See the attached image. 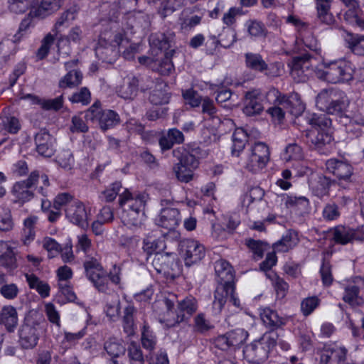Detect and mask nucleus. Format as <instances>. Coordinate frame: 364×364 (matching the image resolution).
Returning a JSON list of instances; mask_svg holds the SVG:
<instances>
[{
	"mask_svg": "<svg viewBox=\"0 0 364 364\" xmlns=\"http://www.w3.org/2000/svg\"><path fill=\"white\" fill-rule=\"evenodd\" d=\"M145 196L132 193L124 188L119 195V205L122 211L119 218L124 226L129 229L139 228L146 219L144 213Z\"/></svg>",
	"mask_w": 364,
	"mask_h": 364,
	"instance_id": "f257e3e1",
	"label": "nucleus"
},
{
	"mask_svg": "<svg viewBox=\"0 0 364 364\" xmlns=\"http://www.w3.org/2000/svg\"><path fill=\"white\" fill-rule=\"evenodd\" d=\"M176 300V296L172 294L161 301L166 311L159 318V321L167 328L174 326L189 318L198 308L197 301L193 297H186L178 301L176 309H174Z\"/></svg>",
	"mask_w": 364,
	"mask_h": 364,
	"instance_id": "f03ea898",
	"label": "nucleus"
},
{
	"mask_svg": "<svg viewBox=\"0 0 364 364\" xmlns=\"http://www.w3.org/2000/svg\"><path fill=\"white\" fill-rule=\"evenodd\" d=\"M350 101L342 92L334 89H324L317 95L316 105L328 114L334 115L341 123L348 121L346 114Z\"/></svg>",
	"mask_w": 364,
	"mask_h": 364,
	"instance_id": "7ed1b4c3",
	"label": "nucleus"
},
{
	"mask_svg": "<svg viewBox=\"0 0 364 364\" xmlns=\"http://www.w3.org/2000/svg\"><path fill=\"white\" fill-rule=\"evenodd\" d=\"M316 76L332 84L348 82L353 79L354 69L352 63L345 59L323 64V69L317 70Z\"/></svg>",
	"mask_w": 364,
	"mask_h": 364,
	"instance_id": "20e7f679",
	"label": "nucleus"
},
{
	"mask_svg": "<svg viewBox=\"0 0 364 364\" xmlns=\"http://www.w3.org/2000/svg\"><path fill=\"white\" fill-rule=\"evenodd\" d=\"M215 271L219 284L215 290L213 308L216 313H220L225 304L224 290H232L234 274L230 263L224 259H219L215 262Z\"/></svg>",
	"mask_w": 364,
	"mask_h": 364,
	"instance_id": "39448f33",
	"label": "nucleus"
},
{
	"mask_svg": "<svg viewBox=\"0 0 364 364\" xmlns=\"http://www.w3.org/2000/svg\"><path fill=\"white\" fill-rule=\"evenodd\" d=\"M41 180L42 186L38 188V192L42 196H46L48 195L47 188L49 186V179L46 174H39L37 171H33L29 175L26 180L18 181L14 183L12 188V195L14 197L16 201L20 203H25L30 200L33 196V193L30 189L36 183Z\"/></svg>",
	"mask_w": 364,
	"mask_h": 364,
	"instance_id": "423d86ee",
	"label": "nucleus"
},
{
	"mask_svg": "<svg viewBox=\"0 0 364 364\" xmlns=\"http://www.w3.org/2000/svg\"><path fill=\"white\" fill-rule=\"evenodd\" d=\"M106 36H100L95 48V55L102 61L112 63L119 56L121 48L128 43V38L123 30L115 32L110 42L107 41Z\"/></svg>",
	"mask_w": 364,
	"mask_h": 364,
	"instance_id": "0eeeda50",
	"label": "nucleus"
},
{
	"mask_svg": "<svg viewBox=\"0 0 364 364\" xmlns=\"http://www.w3.org/2000/svg\"><path fill=\"white\" fill-rule=\"evenodd\" d=\"M173 154L179 161L173 168L176 176L181 182H189L193 179V171L198 167V159L182 147L173 150Z\"/></svg>",
	"mask_w": 364,
	"mask_h": 364,
	"instance_id": "6e6552de",
	"label": "nucleus"
},
{
	"mask_svg": "<svg viewBox=\"0 0 364 364\" xmlns=\"http://www.w3.org/2000/svg\"><path fill=\"white\" fill-rule=\"evenodd\" d=\"M149 41L152 54L154 55V53L156 52V56L159 55L164 56L160 62L157 59L156 64L152 66V69L163 75L170 74L173 70V63L170 56L168 54L163 53V50L168 48L170 46L168 39L164 34L160 33L151 36Z\"/></svg>",
	"mask_w": 364,
	"mask_h": 364,
	"instance_id": "1a4fd4ad",
	"label": "nucleus"
},
{
	"mask_svg": "<svg viewBox=\"0 0 364 364\" xmlns=\"http://www.w3.org/2000/svg\"><path fill=\"white\" fill-rule=\"evenodd\" d=\"M179 255L185 265L191 267L200 262L205 256V247L199 241L184 239L178 245Z\"/></svg>",
	"mask_w": 364,
	"mask_h": 364,
	"instance_id": "9d476101",
	"label": "nucleus"
},
{
	"mask_svg": "<svg viewBox=\"0 0 364 364\" xmlns=\"http://www.w3.org/2000/svg\"><path fill=\"white\" fill-rule=\"evenodd\" d=\"M85 117L87 121L97 123L102 130L111 129L119 122V117L115 112L110 109L102 110L97 103L85 112Z\"/></svg>",
	"mask_w": 364,
	"mask_h": 364,
	"instance_id": "9b49d317",
	"label": "nucleus"
},
{
	"mask_svg": "<svg viewBox=\"0 0 364 364\" xmlns=\"http://www.w3.org/2000/svg\"><path fill=\"white\" fill-rule=\"evenodd\" d=\"M66 218L71 223L85 229L89 226L92 216V208L80 200H75L65 208Z\"/></svg>",
	"mask_w": 364,
	"mask_h": 364,
	"instance_id": "f8f14e48",
	"label": "nucleus"
},
{
	"mask_svg": "<svg viewBox=\"0 0 364 364\" xmlns=\"http://www.w3.org/2000/svg\"><path fill=\"white\" fill-rule=\"evenodd\" d=\"M311 58L310 54L304 53L291 59L289 66L291 68V76L295 82H304L308 80L312 71L310 62Z\"/></svg>",
	"mask_w": 364,
	"mask_h": 364,
	"instance_id": "ddd939ff",
	"label": "nucleus"
},
{
	"mask_svg": "<svg viewBox=\"0 0 364 364\" xmlns=\"http://www.w3.org/2000/svg\"><path fill=\"white\" fill-rule=\"evenodd\" d=\"M86 276L95 287L100 291L107 289L108 279L106 272L96 259L91 258L84 264Z\"/></svg>",
	"mask_w": 364,
	"mask_h": 364,
	"instance_id": "4468645a",
	"label": "nucleus"
},
{
	"mask_svg": "<svg viewBox=\"0 0 364 364\" xmlns=\"http://www.w3.org/2000/svg\"><path fill=\"white\" fill-rule=\"evenodd\" d=\"M348 350L345 347L336 344H326L318 353L319 364H341L346 360Z\"/></svg>",
	"mask_w": 364,
	"mask_h": 364,
	"instance_id": "2eb2a0df",
	"label": "nucleus"
},
{
	"mask_svg": "<svg viewBox=\"0 0 364 364\" xmlns=\"http://www.w3.org/2000/svg\"><path fill=\"white\" fill-rule=\"evenodd\" d=\"M306 142L311 149L320 154H326L329 151V145L333 141L331 134L326 132L308 131L305 134Z\"/></svg>",
	"mask_w": 364,
	"mask_h": 364,
	"instance_id": "dca6fc26",
	"label": "nucleus"
},
{
	"mask_svg": "<svg viewBox=\"0 0 364 364\" xmlns=\"http://www.w3.org/2000/svg\"><path fill=\"white\" fill-rule=\"evenodd\" d=\"M277 101L286 112L294 116L299 121L304 119L305 106L297 93H291L289 96H279Z\"/></svg>",
	"mask_w": 364,
	"mask_h": 364,
	"instance_id": "f3484780",
	"label": "nucleus"
},
{
	"mask_svg": "<svg viewBox=\"0 0 364 364\" xmlns=\"http://www.w3.org/2000/svg\"><path fill=\"white\" fill-rule=\"evenodd\" d=\"M239 223L236 215L225 216L222 224L213 225L212 236L218 240H224L232 233Z\"/></svg>",
	"mask_w": 364,
	"mask_h": 364,
	"instance_id": "a211bd4d",
	"label": "nucleus"
},
{
	"mask_svg": "<svg viewBox=\"0 0 364 364\" xmlns=\"http://www.w3.org/2000/svg\"><path fill=\"white\" fill-rule=\"evenodd\" d=\"M335 243L345 245L361 239V233L348 226L338 225L331 230Z\"/></svg>",
	"mask_w": 364,
	"mask_h": 364,
	"instance_id": "6ab92c4d",
	"label": "nucleus"
},
{
	"mask_svg": "<svg viewBox=\"0 0 364 364\" xmlns=\"http://www.w3.org/2000/svg\"><path fill=\"white\" fill-rule=\"evenodd\" d=\"M269 149L263 142H255L252 148V172L264 168L269 159Z\"/></svg>",
	"mask_w": 364,
	"mask_h": 364,
	"instance_id": "aec40b11",
	"label": "nucleus"
},
{
	"mask_svg": "<svg viewBox=\"0 0 364 364\" xmlns=\"http://www.w3.org/2000/svg\"><path fill=\"white\" fill-rule=\"evenodd\" d=\"M179 210L175 208H166L156 218V224L168 230H173L179 225L181 221Z\"/></svg>",
	"mask_w": 364,
	"mask_h": 364,
	"instance_id": "412c9836",
	"label": "nucleus"
},
{
	"mask_svg": "<svg viewBox=\"0 0 364 364\" xmlns=\"http://www.w3.org/2000/svg\"><path fill=\"white\" fill-rule=\"evenodd\" d=\"M203 18V15L196 14L193 8H185L179 14L178 23L182 31L190 32L201 23Z\"/></svg>",
	"mask_w": 364,
	"mask_h": 364,
	"instance_id": "4be33fe9",
	"label": "nucleus"
},
{
	"mask_svg": "<svg viewBox=\"0 0 364 364\" xmlns=\"http://www.w3.org/2000/svg\"><path fill=\"white\" fill-rule=\"evenodd\" d=\"M326 167L328 172L333 173L338 180L346 181L353 174V167L350 164L336 159H328L326 162Z\"/></svg>",
	"mask_w": 364,
	"mask_h": 364,
	"instance_id": "5701e85b",
	"label": "nucleus"
},
{
	"mask_svg": "<svg viewBox=\"0 0 364 364\" xmlns=\"http://www.w3.org/2000/svg\"><path fill=\"white\" fill-rule=\"evenodd\" d=\"M36 150L39 154L50 157L54 153V138L46 130L39 131L35 137Z\"/></svg>",
	"mask_w": 364,
	"mask_h": 364,
	"instance_id": "b1692460",
	"label": "nucleus"
},
{
	"mask_svg": "<svg viewBox=\"0 0 364 364\" xmlns=\"http://www.w3.org/2000/svg\"><path fill=\"white\" fill-rule=\"evenodd\" d=\"M139 80L132 73L125 76L122 84L117 87V93L122 98L126 100L133 99L138 91Z\"/></svg>",
	"mask_w": 364,
	"mask_h": 364,
	"instance_id": "393cba45",
	"label": "nucleus"
},
{
	"mask_svg": "<svg viewBox=\"0 0 364 364\" xmlns=\"http://www.w3.org/2000/svg\"><path fill=\"white\" fill-rule=\"evenodd\" d=\"M104 350L110 358L109 364H119L117 358L124 355L126 352L123 341L114 337L109 338L105 342Z\"/></svg>",
	"mask_w": 364,
	"mask_h": 364,
	"instance_id": "a878e982",
	"label": "nucleus"
},
{
	"mask_svg": "<svg viewBox=\"0 0 364 364\" xmlns=\"http://www.w3.org/2000/svg\"><path fill=\"white\" fill-rule=\"evenodd\" d=\"M175 255L173 253L161 252L156 254L151 260V264L156 271L164 274H169V269H173Z\"/></svg>",
	"mask_w": 364,
	"mask_h": 364,
	"instance_id": "bb28decb",
	"label": "nucleus"
},
{
	"mask_svg": "<svg viewBox=\"0 0 364 364\" xmlns=\"http://www.w3.org/2000/svg\"><path fill=\"white\" fill-rule=\"evenodd\" d=\"M345 46L354 55L364 56V35L346 31Z\"/></svg>",
	"mask_w": 364,
	"mask_h": 364,
	"instance_id": "cd10ccee",
	"label": "nucleus"
},
{
	"mask_svg": "<svg viewBox=\"0 0 364 364\" xmlns=\"http://www.w3.org/2000/svg\"><path fill=\"white\" fill-rule=\"evenodd\" d=\"M259 315L263 323L272 331L282 327L286 323L284 318L279 316L276 311L270 308L261 309Z\"/></svg>",
	"mask_w": 364,
	"mask_h": 364,
	"instance_id": "c85d7f7f",
	"label": "nucleus"
},
{
	"mask_svg": "<svg viewBox=\"0 0 364 364\" xmlns=\"http://www.w3.org/2000/svg\"><path fill=\"white\" fill-rule=\"evenodd\" d=\"M303 119L312 127L317 130L320 129V132H325V129L329 128L332 124L331 119L327 116L326 113L306 112Z\"/></svg>",
	"mask_w": 364,
	"mask_h": 364,
	"instance_id": "c756f323",
	"label": "nucleus"
},
{
	"mask_svg": "<svg viewBox=\"0 0 364 364\" xmlns=\"http://www.w3.org/2000/svg\"><path fill=\"white\" fill-rule=\"evenodd\" d=\"M166 248V244L163 237L155 235L147 236L144 240L143 249L149 255L146 259L149 261L151 255L163 252Z\"/></svg>",
	"mask_w": 364,
	"mask_h": 364,
	"instance_id": "7c9ffc66",
	"label": "nucleus"
},
{
	"mask_svg": "<svg viewBox=\"0 0 364 364\" xmlns=\"http://www.w3.org/2000/svg\"><path fill=\"white\" fill-rule=\"evenodd\" d=\"M22 100H26L31 105H39L42 108L50 110H58L63 107V97L60 96L51 100H41L38 97L28 94L21 97Z\"/></svg>",
	"mask_w": 364,
	"mask_h": 364,
	"instance_id": "2f4dec72",
	"label": "nucleus"
},
{
	"mask_svg": "<svg viewBox=\"0 0 364 364\" xmlns=\"http://www.w3.org/2000/svg\"><path fill=\"white\" fill-rule=\"evenodd\" d=\"M83 38V33L80 26L73 27L68 32V35L58 34L57 46L59 50L68 47L70 43L75 44L80 43Z\"/></svg>",
	"mask_w": 364,
	"mask_h": 364,
	"instance_id": "473e14b6",
	"label": "nucleus"
},
{
	"mask_svg": "<svg viewBox=\"0 0 364 364\" xmlns=\"http://www.w3.org/2000/svg\"><path fill=\"white\" fill-rule=\"evenodd\" d=\"M183 141V133L176 128H172L162 134L159 139V145L162 150H168L172 148L174 144H181Z\"/></svg>",
	"mask_w": 364,
	"mask_h": 364,
	"instance_id": "72a5a7b5",
	"label": "nucleus"
},
{
	"mask_svg": "<svg viewBox=\"0 0 364 364\" xmlns=\"http://www.w3.org/2000/svg\"><path fill=\"white\" fill-rule=\"evenodd\" d=\"M63 3V0H41L40 5L33 11L34 16L44 18L56 12Z\"/></svg>",
	"mask_w": 364,
	"mask_h": 364,
	"instance_id": "f704fd0d",
	"label": "nucleus"
},
{
	"mask_svg": "<svg viewBox=\"0 0 364 364\" xmlns=\"http://www.w3.org/2000/svg\"><path fill=\"white\" fill-rule=\"evenodd\" d=\"M78 9L76 6H73L68 9L58 18L53 31L55 36L60 33L63 30L66 28L77 16Z\"/></svg>",
	"mask_w": 364,
	"mask_h": 364,
	"instance_id": "c9c22d12",
	"label": "nucleus"
},
{
	"mask_svg": "<svg viewBox=\"0 0 364 364\" xmlns=\"http://www.w3.org/2000/svg\"><path fill=\"white\" fill-rule=\"evenodd\" d=\"M317 18L321 23L331 26L335 22V18L330 12L331 0H316Z\"/></svg>",
	"mask_w": 364,
	"mask_h": 364,
	"instance_id": "e433bc0d",
	"label": "nucleus"
},
{
	"mask_svg": "<svg viewBox=\"0 0 364 364\" xmlns=\"http://www.w3.org/2000/svg\"><path fill=\"white\" fill-rule=\"evenodd\" d=\"M343 300L352 307L360 306L364 304V299L360 295V287L355 284H350L345 287Z\"/></svg>",
	"mask_w": 364,
	"mask_h": 364,
	"instance_id": "4c0bfd02",
	"label": "nucleus"
},
{
	"mask_svg": "<svg viewBox=\"0 0 364 364\" xmlns=\"http://www.w3.org/2000/svg\"><path fill=\"white\" fill-rule=\"evenodd\" d=\"M298 242L296 235L288 231L282 238L273 245L274 252H286L292 249Z\"/></svg>",
	"mask_w": 364,
	"mask_h": 364,
	"instance_id": "58836bf2",
	"label": "nucleus"
},
{
	"mask_svg": "<svg viewBox=\"0 0 364 364\" xmlns=\"http://www.w3.org/2000/svg\"><path fill=\"white\" fill-rule=\"evenodd\" d=\"M1 320L8 331H13L18 324V315L16 309L12 306L3 307Z\"/></svg>",
	"mask_w": 364,
	"mask_h": 364,
	"instance_id": "ea45409f",
	"label": "nucleus"
},
{
	"mask_svg": "<svg viewBox=\"0 0 364 364\" xmlns=\"http://www.w3.org/2000/svg\"><path fill=\"white\" fill-rule=\"evenodd\" d=\"M38 338L36 330L29 326L22 328L20 331V342L25 348H31L37 344Z\"/></svg>",
	"mask_w": 364,
	"mask_h": 364,
	"instance_id": "a19ab883",
	"label": "nucleus"
},
{
	"mask_svg": "<svg viewBox=\"0 0 364 364\" xmlns=\"http://www.w3.org/2000/svg\"><path fill=\"white\" fill-rule=\"evenodd\" d=\"M266 277L272 282L277 296L279 299H283L288 292L289 284L287 282L274 272L266 273Z\"/></svg>",
	"mask_w": 364,
	"mask_h": 364,
	"instance_id": "79ce46f5",
	"label": "nucleus"
},
{
	"mask_svg": "<svg viewBox=\"0 0 364 364\" xmlns=\"http://www.w3.org/2000/svg\"><path fill=\"white\" fill-rule=\"evenodd\" d=\"M242 7H249L250 6V0H240ZM242 8L232 7L225 12L223 17V22L226 26H232L235 23L237 16H242L247 13Z\"/></svg>",
	"mask_w": 364,
	"mask_h": 364,
	"instance_id": "37998d69",
	"label": "nucleus"
},
{
	"mask_svg": "<svg viewBox=\"0 0 364 364\" xmlns=\"http://www.w3.org/2000/svg\"><path fill=\"white\" fill-rule=\"evenodd\" d=\"M333 181L330 178L320 174L318 175L314 183L312 185V190L318 197H323L328 194L330 187Z\"/></svg>",
	"mask_w": 364,
	"mask_h": 364,
	"instance_id": "c03bdc74",
	"label": "nucleus"
},
{
	"mask_svg": "<svg viewBox=\"0 0 364 364\" xmlns=\"http://www.w3.org/2000/svg\"><path fill=\"white\" fill-rule=\"evenodd\" d=\"M248 140V134L245 129L242 127L237 128L232 134V154L238 156L239 153L244 149Z\"/></svg>",
	"mask_w": 364,
	"mask_h": 364,
	"instance_id": "a18cd8bd",
	"label": "nucleus"
},
{
	"mask_svg": "<svg viewBox=\"0 0 364 364\" xmlns=\"http://www.w3.org/2000/svg\"><path fill=\"white\" fill-rule=\"evenodd\" d=\"M252 79L256 77V73L265 76L270 75V68L266 61L259 54H252Z\"/></svg>",
	"mask_w": 364,
	"mask_h": 364,
	"instance_id": "49530a36",
	"label": "nucleus"
},
{
	"mask_svg": "<svg viewBox=\"0 0 364 364\" xmlns=\"http://www.w3.org/2000/svg\"><path fill=\"white\" fill-rule=\"evenodd\" d=\"M82 73L77 70H70L59 82L60 88H73L81 83Z\"/></svg>",
	"mask_w": 364,
	"mask_h": 364,
	"instance_id": "de8ad7c7",
	"label": "nucleus"
},
{
	"mask_svg": "<svg viewBox=\"0 0 364 364\" xmlns=\"http://www.w3.org/2000/svg\"><path fill=\"white\" fill-rule=\"evenodd\" d=\"M18 119L13 116L0 117V133L15 134L20 129Z\"/></svg>",
	"mask_w": 364,
	"mask_h": 364,
	"instance_id": "09e8293b",
	"label": "nucleus"
},
{
	"mask_svg": "<svg viewBox=\"0 0 364 364\" xmlns=\"http://www.w3.org/2000/svg\"><path fill=\"white\" fill-rule=\"evenodd\" d=\"M252 351H255V357L252 363L255 364H260L264 362L267 358L269 352L268 348L264 346L259 339L255 340L252 343Z\"/></svg>",
	"mask_w": 364,
	"mask_h": 364,
	"instance_id": "8fccbe9b",
	"label": "nucleus"
},
{
	"mask_svg": "<svg viewBox=\"0 0 364 364\" xmlns=\"http://www.w3.org/2000/svg\"><path fill=\"white\" fill-rule=\"evenodd\" d=\"M141 344L142 346L149 350H153L156 345V338L149 326L144 324L141 331Z\"/></svg>",
	"mask_w": 364,
	"mask_h": 364,
	"instance_id": "3c124183",
	"label": "nucleus"
},
{
	"mask_svg": "<svg viewBox=\"0 0 364 364\" xmlns=\"http://www.w3.org/2000/svg\"><path fill=\"white\" fill-rule=\"evenodd\" d=\"M266 100V95L259 90H252V116L259 114L264 110L263 102Z\"/></svg>",
	"mask_w": 364,
	"mask_h": 364,
	"instance_id": "603ef678",
	"label": "nucleus"
},
{
	"mask_svg": "<svg viewBox=\"0 0 364 364\" xmlns=\"http://www.w3.org/2000/svg\"><path fill=\"white\" fill-rule=\"evenodd\" d=\"M360 6L358 8L348 9L343 16L344 20L350 24L364 28V20L360 17Z\"/></svg>",
	"mask_w": 364,
	"mask_h": 364,
	"instance_id": "864d4df0",
	"label": "nucleus"
},
{
	"mask_svg": "<svg viewBox=\"0 0 364 364\" xmlns=\"http://www.w3.org/2000/svg\"><path fill=\"white\" fill-rule=\"evenodd\" d=\"M284 204L287 208L296 207L299 209L306 210L309 206V200L305 196H287Z\"/></svg>",
	"mask_w": 364,
	"mask_h": 364,
	"instance_id": "5fc2aeb1",
	"label": "nucleus"
},
{
	"mask_svg": "<svg viewBox=\"0 0 364 364\" xmlns=\"http://www.w3.org/2000/svg\"><path fill=\"white\" fill-rule=\"evenodd\" d=\"M36 0H8L9 9L16 14L23 13L33 5Z\"/></svg>",
	"mask_w": 364,
	"mask_h": 364,
	"instance_id": "6e6d98bb",
	"label": "nucleus"
},
{
	"mask_svg": "<svg viewBox=\"0 0 364 364\" xmlns=\"http://www.w3.org/2000/svg\"><path fill=\"white\" fill-rule=\"evenodd\" d=\"M130 364H144V358L140 347L132 342L128 347Z\"/></svg>",
	"mask_w": 364,
	"mask_h": 364,
	"instance_id": "4d7b16f0",
	"label": "nucleus"
},
{
	"mask_svg": "<svg viewBox=\"0 0 364 364\" xmlns=\"http://www.w3.org/2000/svg\"><path fill=\"white\" fill-rule=\"evenodd\" d=\"M56 161L61 168L66 171L71 170L75 164L74 158L69 150H65L59 153Z\"/></svg>",
	"mask_w": 364,
	"mask_h": 364,
	"instance_id": "13d9d810",
	"label": "nucleus"
},
{
	"mask_svg": "<svg viewBox=\"0 0 364 364\" xmlns=\"http://www.w3.org/2000/svg\"><path fill=\"white\" fill-rule=\"evenodd\" d=\"M228 335L231 346L235 347L241 346L249 336L248 333L242 328H237L228 333Z\"/></svg>",
	"mask_w": 364,
	"mask_h": 364,
	"instance_id": "bf43d9fd",
	"label": "nucleus"
},
{
	"mask_svg": "<svg viewBox=\"0 0 364 364\" xmlns=\"http://www.w3.org/2000/svg\"><path fill=\"white\" fill-rule=\"evenodd\" d=\"M41 244L43 248L47 250L50 257H54L60 252V245L55 240L50 237H44L41 241Z\"/></svg>",
	"mask_w": 364,
	"mask_h": 364,
	"instance_id": "052dcab7",
	"label": "nucleus"
},
{
	"mask_svg": "<svg viewBox=\"0 0 364 364\" xmlns=\"http://www.w3.org/2000/svg\"><path fill=\"white\" fill-rule=\"evenodd\" d=\"M146 359L149 364H169L167 353L162 349L157 353H150Z\"/></svg>",
	"mask_w": 364,
	"mask_h": 364,
	"instance_id": "680f3d73",
	"label": "nucleus"
},
{
	"mask_svg": "<svg viewBox=\"0 0 364 364\" xmlns=\"http://www.w3.org/2000/svg\"><path fill=\"white\" fill-rule=\"evenodd\" d=\"M320 300L317 296L304 299L301 304V310L304 316L310 315L319 305Z\"/></svg>",
	"mask_w": 364,
	"mask_h": 364,
	"instance_id": "e2e57ef3",
	"label": "nucleus"
},
{
	"mask_svg": "<svg viewBox=\"0 0 364 364\" xmlns=\"http://www.w3.org/2000/svg\"><path fill=\"white\" fill-rule=\"evenodd\" d=\"M320 274L323 285L327 287L330 286L333 280L331 272V266L329 262L326 261L325 258L323 259L320 269Z\"/></svg>",
	"mask_w": 364,
	"mask_h": 364,
	"instance_id": "0e129e2a",
	"label": "nucleus"
},
{
	"mask_svg": "<svg viewBox=\"0 0 364 364\" xmlns=\"http://www.w3.org/2000/svg\"><path fill=\"white\" fill-rule=\"evenodd\" d=\"M323 217L326 220H334L339 218L340 211L338 205L335 203H329L325 205L323 212Z\"/></svg>",
	"mask_w": 364,
	"mask_h": 364,
	"instance_id": "69168bd1",
	"label": "nucleus"
},
{
	"mask_svg": "<svg viewBox=\"0 0 364 364\" xmlns=\"http://www.w3.org/2000/svg\"><path fill=\"white\" fill-rule=\"evenodd\" d=\"M122 188V184L119 182L113 183L106 188L102 193V196L107 201L111 202L116 198L117 195L121 194L119 191Z\"/></svg>",
	"mask_w": 364,
	"mask_h": 364,
	"instance_id": "338daca9",
	"label": "nucleus"
},
{
	"mask_svg": "<svg viewBox=\"0 0 364 364\" xmlns=\"http://www.w3.org/2000/svg\"><path fill=\"white\" fill-rule=\"evenodd\" d=\"M14 223L12 218L11 211L7 210L0 214V231L9 232L13 230Z\"/></svg>",
	"mask_w": 364,
	"mask_h": 364,
	"instance_id": "774afa93",
	"label": "nucleus"
}]
</instances>
